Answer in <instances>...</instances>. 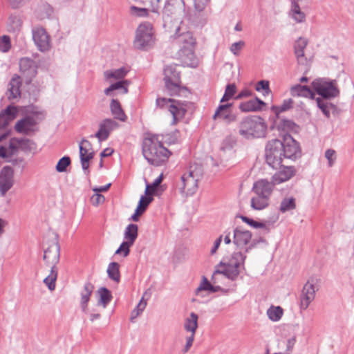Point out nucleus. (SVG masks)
I'll use <instances>...</instances> for the list:
<instances>
[{"label": "nucleus", "mask_w": 354, "mask_h": 354, "mask_svg": "<svg viewBox=\"0 0 354 354\" xmlns=\"http://www.w3.org/2000/svg\"><path fill=\"white\" fill-rule=\"evenodd\" d=\"M290 94L293 97H305L315 99V93L307 86L296 84L290 88Z\"/></svg>", "instance_id": "obj_28"}, {"label": "nucleus", "mask_w": 354, "mask_h": 354, "mask_svg": "<svg viewBox=\"0 0 354 354\" xmlns=\"http://www.w3.org/2000/svg\"><path fill=\"white\" fill-rule=\"evenodd\" d=\"M19 69L26 82L29 83L37 74V64L30 58L24 57L19 61Z\"/></svg>", "instance_id": "obj_17"}, {"label": "nucleus", "mask_w": 354, "mask_h": 354, "mask_svg": "<svg viewBox=\"0 0 354 354\" xmlns=\"http://www.w3.org/2000/svg\"><path fill=\"white\" fill-rule=\"evenodd\" d=\"M19 109L15 106H8L0 113V129H5L12 121L18 113Z\"/></svg>", "instance_id": "obj_24"}, {"label": "nucleus", "mask_w": 354, "mask_h": 354, "mask_svg": "<svg viewBox=\"0 0 354 354\" xmlns=\"http://www.w3.org/2000/svg\"><path fill=\"white\" fill-rule=\"evenodd\" d=\"M156 105L160 108H167L173 116L171 124H176L178 120L182 119L188 107V102L185 101L175 100L165 97H158Z\"/></svg>", "instance_id": "obj_11"}, {"label": "nucleus", "mask_w": 354, "mask_h": 354, "mask_svg": "<svg viewBox=\"0 0 354 354\" xmlns=\"http://www.w3.org/2000/svg\"><path fill=\"white\" fill-rule=\"evenodd\" d=\"M252 233L240 227H236L233 232V243L236 250L227 259L222 261L218 266L214 274H223L227 278L234 281L240 274L241 268H244L246 254L255 245L251 243Z\"/></svg>", "instance_id": "obj_1"}, {"label": "nucleus", "mask_w": 354, "mask_h": 354, "mask_svg": "<svg viewBox=\"0 0 354 354\" xmlns=\"http://www.w3.org/2000/svg\"><path fill=\"white\" fill-rule=\"evenodd\" d=\"M97 295L98 296L97 305L106 308L113 299L111 292L108 288L102 287L97 290Z\"/></svg>", "instance_id": "obj_30"}, {"label": "nucleus", "mask_w": 354, "mask_h": 354, "mask_svg": "<svg viewBox=\"0 0 354 354\" xmlns=\"http://www.w3.org/2000/svg\"><path fill=\"white\" fill-rule=\"evenodd\" d=\"M244 46L245 42L241 40L237 42L233 43L230 47V50L233 55L238 56L239 55L240 52L243 48Z\"/></svg>", "instance_id": "obj_52"}, {"label": "nucleus", "mask_w": 354, "mask_h": 354, "mask_svg": "<svg viewBox=\"0 0 354 354\" xmlns=\"http://www.w3.org/2000/svg\"><path fill=\"white\" fill-rule=\"evenodd\" d=\"M267 125L265 120L257 115L246 117L239 124V133L246 139L263 138L266 136Z\"/></svg>", "instance_id": "obj_6"}, {"label": "nucleus", "mask_w": 354, "mask_h": 354, "mask_svg": "<svg viewBox=\"0 0 354 354\" xmlns=\"http://www.w3.org/2000/svg\"><path fill=\"white\" fill-rule=\"evenodd\" d=\"M291 16L292 19L297 23H301L305 21L306 15L300 9L299 4L296 3H292Z\"/></svg>", "instance_id": "obj_41"}, {"label": "nucleus", "mask_w": 354, "mask_h": 354, "mask_svg": "<svg viewBox=\"0 0 354 354\" xmlns=\"http://www.w3.org/2000/svg\"><path fill=\"white\" fill-rule=\"evenodd\" d=\"M105 201V197L97 192H95L91 198V203L94 206H98L99 205H101L104 203Z\"/></svg>", "instance_id": "obj_57"}, {"label": "nucleus", "mask_w": 354, "mask_h": 354, "mask_svg": "<svg viewBox=\"0 0 354 354\" xmlns=\"http://www.w3.org/2000/svg\"><path fill=\"white\" fill-rule=\"evenodd\" d=\"M252 95V92L248 89H244L241 91L236 96V99H240L245 97H250Z\"/></svg>", "instance_id": "obj_64"}, {"label": "nucleus", "mask_w": 354, "mask_h": 354, "mask_svg": "<svg viewBox=\"0 0 354 354\" xmlns=\"http://www.w3.org/2000/svg\"><path fill=\"white\" fill-rule=\"evenodd\" d=\"M250 206L254 210H262L269 205L270 198L265 196L254 194L250 201Z\"/></svg>", "instance_id": "obj_31"}, {"label": "nucleus", "mask_w": 354, "mask_h": 354, "mask_svg": "<svg viewBox=\"0 0 354 354\" xmlns=\"http://www.w3.org/2000/svg\"><path fill=\"white\" fill-rule=\"evenodd\" d=\"M150 297V293L145 291L136 307L133 310L131 314V321L140 315L147 305V299Z\"/></svg>", "instance_id": "obj_32"}, {"label": "nucleus", "mask_w": 354, "mask_h": 354, "mask_svg": "<svg viewBox=\"0 0 354 354\" xmlns=\"http://www.w3.org/2000/svg\"><path fill=\"white\" fill-rule=\"evenodd\" d=\"M315 287L313 281H308L304 286L300 295V308L306 310L315 297Z\"/></svg>", "instance_id": "obj_18"}, {"label": "nucleus", "mask_w": 354, "mask_h": 354, "mask_svg": "<svg viewBox=\"0 0 354 354\" xmlns=\"http://www.w3.org/2000/svg\"><path fill=\"white\" fill-rule=\"evenodd\" d=\"M266 104L258 97L243 102L240 104L239 109L243 112L258 111L262 109V106Z\"/></svg>", "instance_id": "obj_26"}, {"label": "nucleus", "mask_w": 354, "mask_h": 354, "mask_svg": "<svg viewBox=\"0 0 354 354\" xmlns=\"http://www.w3.org/2000/svg\"><path fill=\"white\" fill-rule=\"evenodd\" d=\"M93 290L94 286L91 282H86L84 283L83 289L81 290L80 306L82 311L84 313L86 312L88 303Z\"/></svg>", "instance_id": "obj_27"}, {"label": "nucleus", "mask_w": 354, "mask_h": 354, "mask_svg": "<svg viewBox=\"0 0 354 354\" xmlns=\"http://www.w3.org/2000/svg\"><path fill=\"white\" fill-rule=\"evenodd\" d=\"M203 291L215 292L216 288L213 286L205 277H203L199 286L196 289L195 294L198 296L203 297L202 295Z\"/></svg>", "instance_id": "obj_40"}, {"label": "nucleus", "mask_w": 354, "mask_h": 354, "mask_svg": "<svg viewBox=\"0 0 354 354\" xmlns=\"http://www.w3.org/2000/svg\"><path fill=\"white\" fill-rule=\"evenodd\" d=\"M203 175L201 165L194 163L190 165L187 170L182 175L177 186L180 193L185 196H192L198 189V182Z\"/></svg>", "instance_id": "obj_4"}, {"label": "nucleus", "mask_w": 354, "mask_h": 354, "mask_svg": "<svg viewBox=\"0 0 354 354\" xmlns=\"http://www.w3.org/2000/svg\"><path fill=\"white\" fill-rule=\"evenodd\" d=\"M118 124L113 119H105L102 120L99 124V130L95 134V137L98 139L100 142L107 140L110 133L118 128Z\"/></svg>", "instance_id": "obj_20"}, {"label": "nucleus", "mask_w": 354, "mask_h": 354, "mask_svg": "<svg viewBox=\"0 0 354 354\" xmlns=\"http://www.w3.org/2000/svg\"><path fill=\"white\" fill-rule=\"evenodd\" d=\"M21 80L18 75H15L8 84V88L6 93L8 100H12L20 97Z\"/></svg>", "instance_id": "obj_25"}, {"label": "nucleus", "mask_w": 354, "mask_h": 354, "mask_svg": "<svg viewBox=\"0 0 354 354\" xmlns=\"http://www.w3.org/2000/svg\"><path fill=\"white\" fill-rule=\"evenodd\" d=\"M195 334H191L189 336L186 337V344L183 349L184 353H187L193 344Z\"/></svg>", "instance_id": "obj_60"}, {"label": "nucleus", "mask_w": 354, "mask_h": 354, "mask_svg": "<svg viewBox=\"0 0 354 354\" xmlns=\"http://www.w3.org/2000/svg\"><path fill=\"white\" fill-rule=\"evenodd\" d=\"M162 174H160L151 184H147L145 189V194L147 196H151L152 194H156V192L160 186L161 182L162 181Z\"/></svg>", "instance_id": "obj_44"}, {"label": "nucleus", "mask_w": 354, "mask_h": 354, "mask_svg": "<svg viewBox=\"0 0 354 354\" xmlns=\"http://www.w3.org/2000/svg\"><path fill=\"white\" fill-rule=\"evenodd\" d=\"M164 137L163 142L169 144H174L178 141L179 137V132L176 131L171 133L162 135Z\"/></svg>", "instance_id": "obj_55"}, {"label": "nucleus", "mask_w": 354, "mask_h": 354, "mask_svg": "<svg viewBox=\"0 0 354 354\" xmlns=\"http://www.w3.org/2000/svg\"><path fill=\"white\" fill-rule=\"evenodd\" d=\"M90 142L84 139L80 144V156L81 160V165L84 170H88L89 167V160L93 157V152L89 151L87 148L90 147Z\"/></svg>", "instance_id": "obj_23"}, {"label": "nucleus", "mask_w": 354, "mask_h": 354, "mask_svg": "<svg viewBox=\"0 0 354 354\" xmlns=\"http://www.w3.org/2000/svg\"><path fill=\"white\" fill-rule=\"evenodd\" d=\"M128 72L129 70L127 68L122 67L115 70L106 71L104 73V75L106 80H109L111 78L115 80H120L124 78L127 75Z\"/></svg>", "instance_id": "obj_37"}, {"label": "nucleus", "mask_w": 354, "mask_h": 354, "mask_svg": "<svg viewBox=\"0 0 354 354\" xmlns=\"http://www.w3.org/2000/svg\"><path fill=\"white\" fill-rule=\"evenodd\" d=\"M132 245H133L131 243H129V242L124 241L121 243L120 247L115 251V254H120L123 252V256L127 257L129 254V248Z\"/></svg>", "instance_id": "obj_54"}, {"label": "nucleus", "mask_w": 354, "mask_h": 354, "mask_svg": "<svg viewBox=\"0 0 354 354\" xmlns=\"http://www.w3.org/2000/svg\"><path fill=\"white\" fill-rule=\"evenodd\" d=\"M43 259L47 266L50 267V272L44 278V283L48 286L50 290H54L57 277L56 265L59 261V246L58 243H53L45 250Z\"/></svg>", "instance_id": "obj_8"}, {"label": "nucleus", "mask_w": 354, "mask_h": 354, "mask_svg": "<svg viewBox=\"0 0 354 354\" xmlns=\"http://www.w3.org/2000/svg\"><path fill=\"white\" fill-rule=\"evenodd\" d=\"M308 44L305 38L300 37L298 39L295 44V53L299 63H304V48Z\"/></svg>", "instance_id": "obj_34"}, {"label": "nucleus", "mask_w": 354, "mask_h": 354, "mask_svg": "<svg viewBox=\"0 0 354 354\" xmlns=\"http://www.w3.org/2000/svg\"><path fill=\"white\" fill-rule=\"evenodd\" d=\"M208 3V0H194V8L198 12H202L205 10Z\"/></svg>", "instance_id": "obj_59"}, {"label": "nucleus", "mask_w": 354, "mask_h": 354, "mask_svg": "<svg viewBox=\"0 0 354 354\" xmlns=\"http://www.w3.org/2000/svg\"><path fill=\"white\" fill-rule=\"evenodd\" d=\"M165 86L171 95H181L187 93L185 88L180 86V73L173 66H167L164 69Z\"/></svg>", "instance_id": "obj_13"}, {"label": "nucleus", "mask_w": 354, "mask_h": 354, "mask_svg": "<svg viewBox=\"0 0 354 354\" xmlns=\"http://www.w3.org/2000/svg\"><path fill=\"white\" fill-rule=\"evenodd\" d=\"M15 183L14 170L10 166L3 167L0 171V196L3 197Z\"/></svg>", "instance_id": "obj_14"}, {"label": "nucleus", "mask_w": 354, "mask_h": 354, "mask_svg": "<svg viewBox=\"0 0 354 354\" xmlns=\"http://www.w3.org/2000/svg\"><path fill=\"white\" fill-rule=\"evenodd\" d=\"M283 143L278 140L274 139L268 142L266 147V161L267 164L274 169L281 167L283 155Z\"/></svg>", "instance_id": "obj_9"}, {"label": "nucleus", "mask_w": 354, "mask_h": 354, "mask_svg": "<svg viewBox=\"0 0 354 354\" xmlns=\"http://www.w3.org/2000/svg\"><path fill=\"white\" fill-rule=\"evenodd\" d=\"M296 208L295 199L293 197L283 198L280 204L279 211L285 213Z\"/></svg>", "instance_id": "obj_42"}, {"label": "nucleus", "mask_w": 354, "mask_h": 354, "mask_svg": "<svg viewBox=\"0 0 354 354\" xmlns=\"http://www.w3.org/2000/svg\"><path fill=\"white\" fill-rule=\"evenodd\" d=\"M236 92V87L234 84H227L225 87V93L221 100V102H225L233 97Z\"/></svg>", "instance_id": "obj_46"}, {"label": "nucleus", "mask_w": 354, "mask_h": 354, "mask_svg": "<svg viewBox=\"0 0 354 354\" xmlns=\"http://www.w3.org/2000/svg\"><path fill=\"white\" fill-rule=\"evenodd\" d=\"M274 185L272 181L269 182L267 180L261 179L254 183L252 192L260 196H265L270 198Z\"/></svg>", "instance_id": "obj_22"}, {"label": "nucleus", "mask_w": 354, "mask_h": 354, "mask_svg": "<svg viewBox=\"0 0 354 354\" xmlns=\"http://www.w3.org/2000/svg\"><path fill=\"white\" fill-rule=\"evenodd\" d=\"M131 12L133 15H135L138 17H147L148 15V12L150 10L149 8H138L136 6L131 7Z\"/></svg>", "instance_id": "obj_56"}, {"label": "nucleus", "mask_w": 354, "mask_h": 354, "mask_svg": "<svg viewBox=\"0 0 354 354\" xmlns=\"http://www.w3.org/2000/svg\"><path fill=\"white\" fill-rule=\"evenodd\" d=\"M11 47L10 39L8 36L3 35L0 38V50L6 53Z\"/></svg>", "instance_id": "obj_53"}, {"label": "nucleus", "mask_w": 354, "mask_h": 354, "mask_svg": "<svg viewBox=\"0 0 354 354\" xmlns=\"http://www.w3.org/2000/svg\"><path fill=\"white\" fill-rule=\"evenodd\" d=\"M40 118L37 113H32L19 120L15 124L16 132L26 136H33L39 131Z\"/></svg>", "instance_id": "obj_12"}, {"label": "nucleus", "mask_w": 354, "mask_h": 354, "mask_svg": "<svg viewBox=\"0 0 354 354\" xmlns=\"http://www.w3.org/2000/svg\"><path fill=\"white\" fill-rule=\"evenodd\" d=\"M239 217L244 223H247L248 225H249L250 227H252L253 228L258 229V228L265 227V224L263 223L257 222L252 218H250L247 216H242V215L239 216Z\"/></svg>", "instance_id": "obj_50"}, {"label": "nucleus", "mask_w": 354, "mask_h": 354, "mask_svg": "<svg viewBox=\"0 0 354 354\" xmlns=\"http://www.w3.org/2000/svg\"><path fill=\"white\" fill-rule=\"evenodd\" d=\"M256 90L257 91H260L261 90L264 91L263 95L268 94L270 92V88H269V82L266 80H261L259 81L255 87Z\"/></svg>", "instance_id": "obj_58"}, {"label": "nucleus", "mask_w": 354, "mask_h": 354, "mask_svg": "<svg viewBox=\"0 0 354 354\" xmlns=\"http://www.w3.org/2000/svg\"><path fill=\"white\" fill-rule=\"evenodd\" d=\"M293 100L290 98L284 100L280 106H272V110L276 113L286 111L292 107Z\"/></svg>", "instance_id": "obj_45"}, {"label": "nucleus", "mask_w": 354, "mask_h": 354, "mask_svg": "<svg viewBox=\"0 0 354 354\" xmlns=\"http://www.w3.org/2000/svg\"><path fill=\"white\" fill-rule=\"evenodd\" d=\"M277 171L272 176V181L274 185H279L289 180L296 174V169L293 166H283L281 165Z\"/></svg>", "instance_id": "obj_19"}, {"label": "nucleus", "mask_w": 354, "mask_h": 354, "mask_svg": "<svg viewBox=\"0 0 354 354\" xmlns=\"http://www.w3.org/2000/svg\"><path fill=\"white\" fill-rule=\"evenodd\" d=\"M138 227L136 224H129L124 230V238L125 241L133 245L138 237Z\"/></svg>", "instance_id": "obj_36"}, {"label": "nucleus", "mask_w": 354, "mask_h": 354, "mask_svg": "<svg viewBox=\"0 0 354 354\" xmlns=\"http://www.w3.org/2000/svg\"><path fill=\"white\" fill-rule=\"evenodd\" d=\"M146 2L152 12L159 14V10L161 8L162 0H147Z\"/></svg>", "instance_id": "obj_51"}, {"label": "nucleus", "mask_w": 354, "mask_h": 354, "mask_svg": "<svg viewBox=\"0 0 354 354\" xmlns=\"http://www.w3.org/2000/svg\"><path fill=\"white\" fill-rule=\"evenodd\" d=\"M231 103H227L225 104H220L213 115V119L222 120L227 123H230L236 120V116L232 113L230 108L232 106Z\"/></svg>", "instance_id": "obj_21"}, {"label": "nucleus", "mask_w": 354, "mask_h": 354, "mask_svg": "<svg viewBox=\"0 0 354 354\" xmlns=\"http://www.w3.org/2000/svg\"><path fill=\"white\" fill-rule=\"evenodd\" d=\"M180 27L179 26L178 31L174 28L169 31L171 32H174L173 37L180 47L179 56L183 62L191 67H195L197 64V60L194 54L196 40L190 32L187 31L180 33Z\"/></svg>", "instance_id": "obj_3"}, {"label": "nucleus", "mask_w": 354, "mask_h": 354, "mask_svg": "<svg viewBox=\"0 0 354 354\" xmlns=\"http://www.w3.org/2000/svg\"><path fill=\"white\" fill-rule=\"evenodd\" d=\"M120 266L116 262H111L109 264L108 268H107V274L109 277L118 283L120 279V274L119 270Z\"/></svg>", "instance_id": "obj_39"}, {"label": "nucleus", "mask_w": 354, "mask_h": 354, "mask_svg": "<svg viewBox=\"0 0 354 354\" xmlns=\"http://www.w3.org/2000/svg\"><path fill=\"white\" fill-rule=\"evenodd\" d=\"M312 86L319 95L315 99L317 106L326 117L329 118L330 106L331 105L329 101L332 97V81L321 78L316 79L312 82Z\"/></svg>", "instance_id": "obj_7"}, {"label": "nucleus", "mask_w": 354, "mask_h": 354, "mask_svg": "<svg viewBox=\"0 0 354 354\" xmlns=\"http://www.w3.org/2000/svg\"><path fill=\"white\" fill-rule=\"evenodd\" d=\"M129 84V82L128 80L118 81L114 84H111L109 87L106 88L104 90V93L106 95H110L111 91L121 89L122 90V93L126 94L128 93L127 86Z\"/></svg>", "instance_id": "obj_38"}, {"label": "nucleus", "mask_w": 354, "mask_h": 354, "mask_svg": "<svg viewBox=\"0 0 354 354\" xmlns=\"http://www.w3.org/2000/svg\"><path fill=\"white\" fill-rule=\"evenodd\" d=\"M11 6L14 8H17L21 6H22L24 4H25L26 2L28 1V0H8Z\"/></svg>", "instance_id": "obj_62"}, {"label": "nucleus", "mask_w": 354, "mask_h": 354, "mask_svg": "<svg viewBox=\"0 0 354 354\" xmlns=\"http://www.w3.org/2000/svg\"><path fill=\"white\" fill-rule=\"evenodd\" d=\"M9 147L12 152L18 150L30 152L37 149V145L33 140L26 138H12L10 140Z\"/></svg>", "instance_id": "obj_15"}, {"label": "nucleus", "mask_w": 354, "mask_h": 354, "mask_svg": "<svg viewBox=\"0 0 354 354\" xmlns=\"http://www.w3.org/2000/svg\"><path fill=\"white\" fill-rule=\"evenodd\" d=\"M222 239H223V236L221 235L215 240V241L214 243V246L210 250L211 254H214L216 252V250H218V248H219V246L221 245Z\"/></svg>", "instance_id": "obj_63"}, {"label": "nucleus", "mask_w": 354, "mask_h": 354, "mask_svg": "<svg viewBox=\"0 0 354 354\" xmlns=\"http://www.w3.org/2000/svg\"><path fill=\"white\" fill-rule=\"evenodd\" d=\"M154 44L153 30L151 24L145 22L136 29L133 41L134 47L140 50H147Z\"/></svg>", "instance_id": "obj_10"}, {"label": "nucleus", "mask_w": 354, "mask_h": 354, "mask_svg": "<svg viewBox=\"0 0 354 354\" xmlns=\"http://www.w3.org/2000/svg\"><path fill=\"white\" fill-rule=\"evenodd\" d=\"M22 21L18 17H10L8 19V28L9 31H18L21 27Z\"/></svg>", "instance_id": "obj_47"}, {"label": "nucleus", "mask_w": 354, "mask_h": 354, "mask_svg": "<svg viewBox=\"0 0 354 354\" xmlns=\"http://www.w3.org/2000/svg\"><path fill=\"white\" fill-rule=\"evenodd\" d=\"M198 317L195 313H191L189 316L187 317L184 322V328L187 332L191 334H195L198 328Z\"/></svg>", "instance_id": "obj_33"}, {"label": "nucleus", "mask_w": 354, "mask_h": 354, "mask_svg": "<svg viewBox=\"0 0 354 354\" xmlns=\"http://www.w3.org/2000/svg\"><path fill=\"white\" fill-rule=\"evenodd\" d=\"M283 310L280 306L270 307L267 310V315L273 322H278L281 318Z\"/></svg>", "instance_id": "obj_43"}, {"label": "nucleus", "mask_w": 354, "mask_h": 354, "mask_svg": "<svg viewBox=\"0 0 354 354\" xmlns=\"http://www.w3.org/2000/svg\"><path fill=\"white\" fill-rule=\"evenodd\" d=\"M71 164V159L68 156L62 157L58 161L56 165V170L58 172H64L66 170V167Z\"/></svg>", "instance_id": "obj_48"}, {"label": "nucleus", "mask_w": 354, "mask_h": 354, "mask_svg": "<svg viewBox=\"0 0 354 354\" xmlns=\"http://www.w3.org/2000/svg\"><path fill=\"white\" fill-rule=\"evenodd\" d=\"M32 38L39 50L47 51L50 49V37L43 28L38 27L34 28L32 30Z\"/></svg>", "instance_id": "obj_16"}, {"label": "nucleus", "mask_w": 354, "mask_h": 354, "mask_svg": "<svg viewBox=\"0 0 354 354\" xmlns=\"http://www.w3.org/2000/svg\"><path fill=\"white\" fill-rule=\"evenodd\" d=\"M110 109L114 118L120 121L126 120V115L124 113L120 102L117 100L113 99L110 104Z\"/></svg>", "instance_id": "obj_35"}, {"label": "nucleus", "mask_w": 354, "mask_h": 354, "mask_svg": "<svg viewBox=\"0 0 354 354\" xmlns=\"http://www.w3.org/2000/svg\"><path fill=\"white\" fill-rule=\"evenodd\" d=\"M296 342V337L295 336L289 338L286 342V351L290 354L293 350Z\"/></svg>", "instance_id": "obj_61"}, {"label": "nucleus", "mask_w": 354, "mask_h": 354, "mask_svg": "<svg viewBox=\"0 0 354 354\" xmlns=\"http://www.w3.org/2000/svg\"><path fill=\"white\" fill-rule=\"evenodd\" d=\"M283 149L285 158H295L300 153L298 143L292 139L283 144Z\"/></svg>", "instance_id": "obj_29"}, {"label": "nucleus", "mask_w": 354, "mask_h": 354, "mask_svg": "<svg viewBox=\"0 0 354 354\" xmlns=\"http://www.w3.org/2000/svg\"><path fill=\"white\" fill-rule=\"evenodd\" d=\"M153 201V198L151 196H142L140 201L137 207L138 209H139L141 212L143 213L145 212L147 206L150 204V203Z\"/></svg>", "instance_id": "obj_49"}, {"label": "nucleus", "mask_w": 354, "mask_h": 354, "mask_svg": "<svg viewBox=\"0 0 354 354\" xmlns=\"http://www.w3.org/2000/svg\"><path fill=\"white\" fill-rule=\"evenodd\" d=\"M164 137L159 134H151L143 140L142 153L151 165L159 166L166 162L170 155L169 151L162 145Z\"/></svg>", "instance_id": "obj_2"}, {"label": "nucleus", "mask_w": 354, "mask_h": 354, "mask_svg": "<svg viewBox=\"0 0 354 354\" xmlns=\"http://www.w3.org/2000/svg\"><path fill=\"white\" fill-rule=\"evenodd\" d=\"M183 12V0H167L162 10L163 26L167 30H179Z\"/></svg>", "instance_id": "obj_5"}]
</instances>
